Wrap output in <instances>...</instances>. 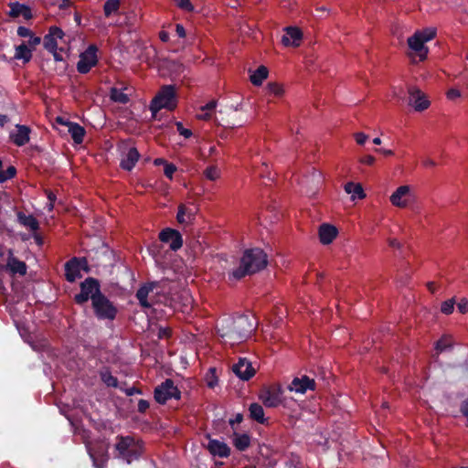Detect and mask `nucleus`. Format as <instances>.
I'll return each mask as SVG.
<instances>
[{"label": "nucleus", "mask_w": 468, "mask_h": 468, "mask_svg": "<svg viewBox=\"0 0 468 468\" xmlns=\"http://www.w3.org/2000/svg\"><path fill=\"white\" fill-rule=\"evenodd\" d=\"M9 15L13 17L23 16L25 19H30L32 17L31 10L25 5L19 3L10 4Z\"/></svg>", "instance_id": "nucleus-25"}, {"label": "nucleus", "mask_w": 468, "mask_h": 468, "mask_svg": "<svg viewBox=\"0 0 468 468\" xmlns=\"http://www.w3.org/2000/svg\"><path fill=\"white\" fill-rule=\"evenodd\" d=\"M287 388L290 391H295L296 393L304 394L306 390L315 389V382H291Z\"/></svg>", "instance_id": "nucleus-32"}, {"label": "nucleus", "mask_w": 468, "mask_h": 468, "mask_svg": "<svg viewBox=\"0 0 468 468\" xmlns=\"http://www.w3.org/2000/svg\"><path fill=\"white\" fill-rule=\"evenodd\" d=\"M216 107H217V101H211L207 102V104H205L204 106H202L201 111L207 112H209L210 114H212L213 112L215 111Z\"/></svg>", "instance_id": "nucleus-46"}, {"label": "nucleus", "mask_w": 468, "mask_h": 468, "mask_svg": "<svg viewBox=\"0 0 468 468\" xmlns=\"http://www.w3.org/2000/svg\"><path fill=\"white\" fill-rule=\"evenodd\" d=\"M354 137L356 142L360 145H363L368 139V136L364 133H356Z\"/></svg>", "instance_id": "nucleus-48"}, {"label": "nucleus", "mask_w": 468, "mask_h": 468, "mask_svg": "<svg viewBox=\"0 0 468 468\" xmlns=\"http://www.w3.org/2000/svg\"><path fill=\"white\" fill-rule=\"evenodd\" d=\"M212 114L207 112H203V113L197 114V118L200 120H209Z\"/></svg>", "instance_id": "nucleus-62"}, {"label": "nucleus", "mask_w": 468, "mask_h": 468, "mask_svg": "<svg viewBox=\"0 0 468 468\" xmlns=\"http://www.w3.org/2000/svg\"><path fill=\"white\" fill-rule=\"evenodd\" d=\"M170 335V329L168 327H160L158 330L159 338H167Z\"/></svg>", "instance_id": "nucleus-54"}, {"label": "nucleus", "mask_w": 468, "mask_h": 468, "mask_svg": "<svg viewBox=\"0 0 468 468\" xmlns=\"http://www.w3.org/2000/svg\"><path fill=\"white\" fill-rule=\"evenodd\" d=\"M282 389L279 384L263 386L259 393V399L268 408H276L283 401Z\"/></svg>", "instance_id": "nucleus-10"}, {"label": "nucleus", "mask_w": 468, "mask_h": 468, "mask_svg": "<svg viewBox=\"0 0 468 468\" xmlns=\"http://www.w3.org/2000/svg\"><path fill=\"white\" fill-rule=\"evenodd\" d=\"M422 165L425 166V167H434L436 166V162L431 158H424L422 160Z\"/></svg>", "instance_id": "nucleus-58"}, {"label": "nucleus", "mask_w": 468, "mask_h": 468, "mask_svg": "<svg viewBox=\"0 0 468 468\" xmlns=\"http://www.w3.org/2000/svg\"><path fill=\"white\" fill-rule=\"evenodd\" d=\"M86 264V261L84 259L80 260L78 258H73L69 261L65 265V276L68 282H73L78 278L81 277L80 270Z\"/></svg>", "instance_id": "nucleus-18"}, {"label": "nucleus", "mask_w": 468, "mask_h": 468, "mask_svg": "<svg viewBox=\"0 0 468 468\" xmlns=\"http://www.w3.org/2000/svg\"><path fill=\"white\" fill-rule=\"evenodd\" d=\"M410 194L411 189L410 186H401L390 196L389 200L395 207H405L409 204Z\"/></svg>", "instance_id": "nucleus-20"}, {"label": "nucleus", "mask_w": 468, "mask_h": 468, "mask_svg": "<svg viewBox=\"0 0 468 468\" xmlns=\"http://www.w3.org/2000/svg\"><path fill=\"white\" fill-rule=\"evenodd\" d=\"M17 220L21 225L28 228L31 231H36L39 228L38 221L32 215H26L23 212H18Z\"/></svg>", "instance_id": "nucleus-28"}, {"label": "nucleus", "mask_w": 468, "mask_h": 468, "mask_svg": "<svg viewBox=\"0 0 468 468\" xmlns=\"http://www.w3.org/2000/svg\"><path fill=\"white\" fill-rule=\"evenodd\" d=\"M345 191L351 195V200L362 199L366 197L363 187L360 184L348 182L345 185Z\"/></svg>", "instance_id": "nucleus-30"}, {"label": "nucleus", "mask_w": 468, "mask_h": 468, "mask_svg": "<svg viewBox=\"0 0 468 468\" xmlns=\"http://www.w3.org/2000/svg\"><path fill=\"white\" fill-rule=\"evenodd\" d=\"M108 386H112L117 388H120L122 391H123L126 396H133V387H126V382H107Z\"/></svg>", "instance_id": "nucleus-39"}, {"label": "nucleus", "mask_w": 468, "mask_h": 468, "mask_svg": "<svg viewBox=\"0 0 468 468\" xmlns=\"http://www.w3.org/2000/svg\"><path fill=\"white\" fill-rule=\"evenodd\" d=\"M303 40V32L297 27H287L284 28V35L282 37V43L285 47L297 48Z\"/></svg>", "instance_id": "nucleus-17"}, {"label": "nucleus", "mask_w": 468, "mask_h": 468, "mask_svg": "<svg viewBox=\"0 0 468 468\" xmlns=\"http://www.w3.org/2000/svg\"><path fill=\"white\" fill-rule=\"evenodd\" d=\"M267 255L259 248L246 250L240 259L239 266L229 274V279L239 280L251 275L267 265Z\"/></svg>", "instance_id": "nucleus-2"}, {"label": "nucleus", "mask_w": 468, "mask_h": 468, "mask_svg": "<svg viewBox=\"0 0 468 468\" xmlns=\"http://www.w3.org/2000/svg\"><path fill=\"white\" fill-rule=\"evenodd\" d=\"M176 130L179 133L180 135L184 136L185 138H189L192 136V132L189 129H186L183 126L182 122H177L176 123Z\"/></svg>", "instance_id": "nucleus-44"}, {"label": "nucleus", "mask_w": 468, "mask_h": 468, "mask_svg": "<svg viewBox=\"0 0 468 468\" xmlns=\"http://www.w3.org/2000/svg\"><path fill=\"white\" fill-rule=\"evenodd\" d=\"M255 329V323L249 315L227 318L221 322L218 332L226 343L231 346L246 341Z\"/></svg>", "instance_id": "nucleus-1"}, {"label": "nucleus", "mask_w": 468, "mask_h": 468, "mask_svg": "<svg viewBox=\"0 0 468 468\" xmlns=\"http://www.w3.org/2000/svg\"><path fill=\"white\" fill-rule=\"evenodd\" d=\"M140 154L136 148L132 147L128 150L125 157L121 161V166L125 170H132L137 163Z\"/></svg>", "instance_id": "nucleus-24"}, {"label": "nucleus", "mask_w": 468, "mask_h": 468, "mask_svg": "<svg viewBox=\"0 0 468 468\" xmlns=\"http://www.w3.org/2000/svg\"><path fill=\"white\" fill-rule=\"evenodd\" d=\"M337 236V229L335 227L329 224H323L319 229L320 241L324 244H330Z\"/></svg>", "instance_id": "nucleus-23"}, {"label": "nucleus", "mask_w": 468, "mask_h": 468, "mask_svg": "<svg viewBox=\"0 0 468 468\" xmlns=\"http://www.w3.org/2000/svg\"><path fill=\"white\" fill-rule=\"evenodd\" d=\"M69 133L76 144H81L84 139L85 130L82 126L75 122H68Z\"/></svg>", "instance_id": "nucleus-31"}, {"label": "nucleus", "mask_w": 468, "mask_h": 468, "mask_svg": "<svg viewBox=\"0 0 468 468\" xmlns=\"http://www.w3.org/2000/svg\"><path fill=\"white\" fill-rule=\"evenodd\" d=\"M455 342L451 335H443L434 343V349L431 353V358L438 361L441 353L449 352L452 349Z\"/></svg>", "instance_id": "nucleus-19"}, {"label": "nucleus", "mask_w": 468, "mask_h": 468, "mask_svg": "<svg viewBox=\"0 0 468 468\" xmlns=\"http://www.w3.org/2000/svg\"><path fill=\"white\" fill-rule=\"evenodd\" d=\"M194 218V212L184 205L179 206L176 219L180 224H188Z\"/></svg>", "instance_id": "nucleus-33"}, {"label": "nucleus", "mask_w": 468, "mask_h": 468, "mask_svg": "<svg viewBox=\"0 0 468 468\" xmlns=\"http://www.w3.org/2000/svg\"><path fill=\"white\" fill-rule=\"evenodd\" d=\"M176 32L179 37H186V29L184 28V27L181 24H176Z\"/></svg>", "instance_id": "nucleus-57"}, {"label": "nucleus", "mask_w": 468, "mask_h": 468, "mask_svg": "<svg viewBox=\"0 0 468 468\" xmlns=\"http://www.w3.org/2000/svg\"><path fill=\"white\" fill-rule=\"evenodd\" d=\"M241 420H242V415L239 413L236 415L235 419L229 420V424L233 426L235 423L241 422Z\"/></svg>", "instance_id": "nucleus-61"}, {"label": "nucleus", "mask_w": 468, "mask_h": 468, "mask_svg": "<svg viewBox=\"0 0 468 468\" xmlns=\"http://www.w3.org/2000/svg\"><path fill=\"white\" fill-rule=\"evenodd\" d=\"M159 282H153L141 286L137 292L136 298L139 303L144 308H151L158 303V296L160 294Z\"/></svg>", "instance_id": "nucleus-8"}, {"label": "nucleus", "mask_w": 468, "mask_h": 468, "mask_svg": "<svg viewBox=\"0 0 468 468\" xmlns=\"http://www.w3.org/2000/svg\"><path fill=\"white\" fill-rule=\"evenodd\" d=\"M119 0H107L103 6L105 16H110L112 13H115L119 9Z\"/></svg>", "instance_id": "nucleus-37"}, {"label": "nucleus", "mask_w": 468, "mask_h": 468, "mask_svg": "<svg viewBox=\"0 0 468 468\" xmlns=\"http://www.w3.org/2000/svg\"><path fill=\"white\" fill-rule=\"evenodd\" d=\"M97 48L90 45L83 53L80 54L77 64V69L81 74L88 73L98 62Z\"/></svg>", "instance_id": "nucleus-13"}, {"label": "nucleus", "mask_w": 468, "mask_h": 468, "mask_svg": "<svg viewBox=\"0 0 468 468\" xmlns=\"http://www.w3.org/2000/svg\"><path fill=\"white\" fill-rule=\"evenodd\" d=\"M176 171V166L175 165L169 163L165 164L164 173L169 179L173 178V175Z\"/></svg>", "instance_id": "nucleus-45"}, {"label": "nucleus", "mask_w": 468, "mask_h": 468, "mask_svg": "<svg viewBox=\"0 0 468 468\" xmlns=\"http://www.w3.org/2000/svg\"><path fill=\"white\" fill-rule=\"evenodd\" d=\"M436 35V30L432 27L425 28L421 31H417L413 36L408 38V44L411 50H413L420 60L426 58L428 48L425 43L431 40Z\"/></svg>", "instance_id": "nucleus-5"}, {"label": "nucleus", "mask_w": 468, "mask_h": 468, "mask_svg": "<svg viewBox=\"0 0 468 468\" xmlns=\"http://www.w3.org/2000/svg\"><path fill=\"white\" fill-rule=\"evenodd\" d=\"M181 392L174 382H162L154 391V398L159 404H165L169 399H179Z\"/></svg>", "instance_id": "nucleus-12"}, {"label": "nucleus", "mask_w": 468, "mask_h": 468, "mask_svg": "<svg viewBox=\"0 0 468 468\" xmlns=\"http://www.w3.org/2000/svg\"><path fill=\"white\" fill-rule=\"evenodd\" d=\"M266 90L268 94L273 95L275 97H281L284 93L282 85L276 82L269 83L266 87Z\"/></svg>", "instance_id": "nucleus-36"}, {"label": "nucleus", "mask_w": 468, "mask_h": 468, "mask_svg": "<svg viewBox=\"0 0 468 468\" xmlns=\"http://www.w3.org/2000/svg\"><path fill=\"white\" fill-rule=\"evenodd\" d=\"M9 121V118L7 115L0 114V126L4 127L5 123H7Z\"/></svg>", "instance_id": "nucleus-63"}, {"label": "nucleus", "mask_w": 468, "mask_h": 468, "mask_svg": "<svg viewBox=\"0 0 468 468\" xmlns=\"http://www.w3.org/2000/svg\"><path fill=\"white\" fill-rule=\"evenodd\" d=\"M176 94L175 86L165 85L161 88L151 102L150 109L153 113L161 109L173 110L176 107Z\"/></svg>", "instance_id": "nucleus-4"}, {"label": "nucleus", "mask_w": 468, "mask_h": 468, "mask_svg": "<svg viewBox=\"0 0 468 468\" xmlns=\"http://www.w3.org/2000/svg\"><path fill=\"white\" fill-rule=\"evenodd\" d=\"M292 380H303V381H305V380H314V376L312 375H306V374H301L299 376H296L294 377V378Z\"/></svg>", "instance_id": "nucleus-56"}, {"label": "nucleus", "mask_w": 468, "mask_h": 468, "mask_svg": "<svg viewBox=\"0 0 468 468\" xmlns=\"http://www.w3.org/2000/svg\"><path fill=\"white\" fill-rule=\"evenodd\" d=\"M207 443L206 448L213 456H218L220 458H227L230 455V448L224 441L212 439L209 434L206 435Z\"/></svg>", "instance_id": "nucleus-16"}, {"label": "nucleus", "mask_w": 468, "mask_h": 468, "mask_svg": "<svg viewBox=\"0 0 468 468\" xmlns=\"http://www.w3.org/2000/svg\"><path fill=\"white\" fill-rule=\"evenodd\" d=\"M232 442L238 451L243 452V451H246L250 447V437L246 433L239 434V433L234 432Z\"/></svg>", "instance_id": "nucleus-29"}, {"label": "nucleus", "mask_w": 468, "mask_h": 468, "mask_svg": "<svg viewBox=\"0 0 468 468\" xmlns=\"http://www.w3.org/2000/svg\"><path fill=\"white\" fill-rule=\"evenodd\" d=\"M89 454L93 461V464L96 468H103L106 463V457L103 452L100 453L98 452L93 451L92 449H88Z\"/></svg>", "instance_id": "nucleus-35"}, {"label": "nucleus", "mask_w": 468, "mask_h": 468, "mask_svg": "<svg viewBox=\"0 0 468 468\" xmlns=\"http://www.w3.org/2000/svg\"><path fill=\"white\" fill-rule=\"evenodd\" d=\"M111 99L119 103H126L129 101L128 96L116 88L112 89Z\"/></svg>", "instance_id": "nucleus-38"}, {"label": "nucleus", "mask_w": 468, "mask_h": 468, "mask_svg": "<svg viewBox=\"0 0 468 468\" xmlns=\"http://www.w3.org/2000/svg\"><path fill=\"white\" fill-rule=\"evenodd\" d=\"M459 97H461V91L457 89H451L447 92V98L449 100H455Z\"/></svg>", "instance_id": "nucleus-53"}, {"label": "nucleus", "mask_w": 468, "mask_h": 468, "mask_svg": "<svg viewBox=\"0 0 468 468\" xmlns=\"http://www.w3.org/2000/svg\"><path fill=\"white\" fill-rule=\"evenodd\" d=\"M458 311L461 314H466L468 312V300L462 299L457 304Z\"/></svg>", "instance_id": "nucleus-50"}, {"label": "nucleus", "mask_w": 468, "mask_h": 468, "mask_svg": "<svg viewBox=\"0 0 468 468\" xmlns=\"http://www.w3.org/2000/svg\"><path fill=\"white\" fill-rule=\"evenodd\" d=\"M180 9L187 12H192L194 6L189 0H174Z\"/></svg>", "instance_id": "nucleus-42"}, {"label": "nucleus", "mask_w": 468, "mask_h": 468, "mask_svg": "<svg viewBox=\"0 0 468 468\" xmlns=\"http://www.w3.org/2000/svg\"><path fill=\"white\" fill-rule=\"evenodd\" d=\"M91 304L97 318L101 320H113L115 318L117 314L116 307L101 292L93 298Z\"/></svg>", "instance_id": "nucleus-7"}, {"label": "nucleus", "mask_w": 468, "mask_h": 468, "mask_svg": "<svg viewBox=\"0 0 468 468\" xmlns=\"http://www.w3.org/2000/svg\"><path fill=\"white\" fill-rule=\"evenodd\" d=\"M101 292L99 282L94 278H87L80 283V292L75 295V302L78 304H83L89 299L92 302Z\"/></svg>", "instance_id": "nucleus-11"}, {"label": "nucleus", "mask_w": 468, "mask_h": 468, "mask_svg": "<svg viewBox=\"0 0 468 468\" xmlns=\"http://www.w3.org/2000/svg\"><path fill=\"white\" fill-rule=\"evenodd\" d=\"M204 175L205 176L211 180V181H215L217 180L218 178H219L220 176V170L217 167V166H208L205 171H204Z\"/></svg>", "instance_id": "nucleus-40"}, {"label": "nucleus", "mask_w": 468, "mask_h": 468, "mask_svg": "<svg viewBox=\"0 0 468 468\" xmlns=\"http://www.w3.org/2000/svg\"><path fill=\"white\" fill-rule=\"evenodd\" d=\"M41 43V37H36L33 34L29 37L28 39V46L35 48L37 46H38Z\"/></svg>", "instance_id": "nucleus-52"}, {"label": "nucleus", "mask_w": 468, "mask_h": 468, "mask_svg": "<svg viewBox=\"0 0 468 468\" xmlns=\"http://www.w3.org/2000/svg\"><path fill=\"white\" fill-rule=\"evenodd\" d=\"M360 163L367 165H372L375 163V157L372 155H365L360 158Z\"/></svg>", "instance_id": "nucleus-55"}, {"label": "nucleus", "mask_w": 468, "mask_h": 468, "mask_svg": "<svg viewBox=\"0 0 468 468\" xmlns=\"http://www.w3.org/2000/svg\"><path fill=\"white\" fill-rule=\"evenodd\" d=\"M46 193H47V197L48 199V203L47 204V207H48V209L50 211L53 209L54 202L56 200V196L53 192H51L49 190H47Z\"/></svg>", "instance_id": "nucleus-47"}, {"label": "nucleus", "mask_w": 468, "mask_h": 468, "mask_svg": "<svg viewBox=\"0 0 468 468\" xmlns=\"http://www.w3.org/2000/svg\"><path fill=\"white\" fill-rule=\"evenodd\" d=\"M159 239L164 243H169L172 250H178L183 245L182 235L179 231L173 229H165L159 234Z\"/></svg>", "instance_id": "nucleus-15"}, {"label": "nucleus", "mask_w": 468, "mask_h": 468, "mask_svg": "<svg viewBox=\"0 0 468 468\" xmlns=\"http://www.w3.org/2000/svg\"><path fill=\"white\" fill-rule=\"evenodd\" d=\"M230 369L239 380H250L258 371L259 364L257 361H250L247 357H239L237 362L231 365Z\"/></svg>", "instance_id": "nucleus-9"}, {"label": "nucleus", "mask_w": 468, "mask_h": 468, "mask_svg": "<svg viewBox=\"0 0 468 468\" xmlns=\"http://www.w3.org/2000/svg\"><path fill=\"white\" fill-rule=\"evenodd\" d=\"M159 37L163 42H167L169 40V34L166 31H161L159 33Z\"/></svg>", "instance_id": "nucleus-60"}, {"label": "nucleus", "mask_w": 468, "mask_h": 468, "mask_svg": "<svg viewBox=\"0 0 468 468\" xmlns=\"http://www.w3.org/2000/svg\"><path fill=\"white\" fill-rule=\"evenodd\" d=\"M69 39L64 31L57 27L52 26L48 28V34L43 38V46L48 52H55V50H63L62 45H68Z\"/></svg>", "instance_id": "nucleus-6"}, {"label": "nucleus", "mask_w": 468, "mask_h": 468, "mask_svg": "<svg viewBox=\"0 0 468 468\" xmlns=\"http://www.w3.org/2000/svg\"><path fill=\"white\" fill-rule=\"evenodd\" d=\"M409 103L413 106L415 111L422 112L429 108L430 101L425 94L417 87L409 88Z\"/></svg>", "instance_id": "nucleus-14"}, {"label": "nucleus", "mask_w": 468, "mask_h": 468, "mask_svg": "<svg viewBox=\"0 0 468 468\" xmlns=\"http://www.w3.org/2000/svg\"><path fill=\"white\" fill-rule=\"evenodd\" d=\"M16 175V168L14 166H9L6 171H2L0 174V182H5Z\"/></svg>", "instance_id": "nucleus-43"}, {"label": "nucleus", "mask_w": 468, "mask_h": 468, "mask_svg": "<svg viewBox=\"0 0 468 468\" xmlns=\"http://www.w3.org/2000/svg\"><path fill=\"white\" fill-rule=\"evenodd\" d=\"M30 132L28 126L16 124V131L10 133V139L16 146H23L29 142Z\"/></svg>", "instance_id": "nucleus-21"}, {"label": "nucleus", "mask_w": 468, "mask_h": 468, "mask_svg": "<svg viewBox=\"0 0 468 468\" xmlns=\"http://www.w3.org/2000/svg\"><path fill=\"white\" fill-rule=\"evenodd\" d=\"M250 418L258 423H267V419L264 417V410L261 405L258 403H251L249 407Z\"/></svg>", "instance_id": "nucleus-26"}, {"label": "nucleus", "mask_w": 468, "mask_h": 468, "mask_svg": "<svg viewBox=\"0 0 468 468\" xmlns=\"http://www.w3.org/2000/svg\"><path fill=\"white\" fill-rule=\"evenodd\" d=\"M315 10L318 13H322L321 15H318V16L321 17V18L324 16V14L326 13L328 15L330 13L328 8L326 6H324V5L316 7Z\"/></svg>", "instance_id": "nucleus-59"}, {"label": "nucleus", "mask_w": 468, "mask_h": 468, "mask_svg": "<svg viewBox=\"0 0 468 468\" xmlns=\"http://www.w3.org/2000/svg\"><path fill=\"white\" fill-rule=\"evenodd\" d=\"M32 34V31L26 27H19L17 28V35L21 37H29Z\"/></svg>", "instance_id": "nucleus-51"}, {"label": "nucleus", "mask_w": 468, "mask_h": 468, "mask_svg": "<svg viewBox=\"0 0 468 468\" xmlns=\"http://www.w3.org/2000/svg\"><path fill=\"white\" fill-rule=\"evenodd\" d=\"M241 0H229V2L228 3V5H229L230 7H237L238 5H240Z\"/></svg>", "instance_id": "nucleus-64"}, {"label": "nucleus", "mask_w": 468, "mask_h": 468, "mask_svg": "<svg viewBox=\"0 0 468 468\" xmlns=\"http://www.w3.org/2000/svg\"><path fill=\"white\" fill-rule=\"evenodd\" d=\"M115 456L127 463L139 459L144 452V443L133 436L118 435L114 445Z\"/></svg>", "instance_id": "nucleus-3"}, {"label": "nucleus", "mask_w": 468, "mask_h": 468, "mask_svg": "<svg viewBox=\"0 0 468 468\" xmlns=\"http://www.w3.org/2000/svg\"><path fill=\"white\" fill-rule=\"evenodd\" d=\"M5 268L12 273V274H20L25 275L27 272V265L24 261H19L16 257H14L13 252L9 250V255L7 259V262L5 265Z\"/></svg>", "instance_id": "nucleus-22"}, {"label": "nucleus", "mask_w": 468, "mask_h": 468, "mask_svg": "<svg viewBox=\"0 0 468 468\" xmlns=\"http://www.w3.org/2000/svg\"><path fill=\"white\" fill-rule=\"evenodd\" d=\"M150 403L148 400L145 399H140L138 401V411L140 413H145L146 410L149 409Z\"/></svg>", "instance_id": "nucleus-49"}, {"label": "nucleus", "mask_w": 468, "mask_h": 468, "mask_svg": "<svg viewBox=\"0 0 468 468\" xmlns=\"http://www.w3.org/2000/svg\"><path fill=\"white\" fill-rule=\"evenodd\" d=\"M267 77V68L264 66H261L250 75V81L252 82V84L260 86Z\"/></svg>", "instance_id": "nucleus-34"}, {"label": "nucleus", "mask_w": 468, "mask_h": 468, "mask_svg": "<svg viewBox=\"0 0 468 468\" xmlns=\"http://www.w3.org/2000/svg\"><path fill=\"white\" fill-rule=\"evenodd\" d=\"M454 299H449L441 303V311L444 314H451L454 310Z\"/></svg>", "instance_id": "nucleus-41"}, {"label": "nucleus", "mask_w": 468, "mask_h": 468, "mask_svg": "<svg viewBox=\"0 0 468 468\" xmlns=\"http://www.w3.org/2000/svg\"><path fill=\"white\" fill-rule=\"evenodd\" d=\"M14 58L22 60L24 63H27L32 58V50L25 42H23L22 44L16 47Z\"/></svg>", "instance_id": "nucleus-27"}]
</instances>
